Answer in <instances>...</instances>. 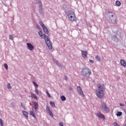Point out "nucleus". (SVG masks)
<instances>
[{"label":"nucleus","mask_w":126,"mask_h":126,"mask_svg":"<svg viewBox=\"0 0 126 126\" xmlns=\"http://www.w3.org/2000/svg\"><path fill=\"white\" fill-rule=\"evenodd\" d=\"M61 98L62 101H65L66 100V98L64 95L61 96Z\"/></svg>","instance_id":"4be33fe9"},{"label":"nucleus","mask_w":126,"mask_h":126,"mask_svg":"<svg viewBox=\"0 0 126 126\" xmlns=\"http://www.w3.org/2000/svg\"><path fill=\"white\" fill-rule=\"evenodd\" d=\"M7 87L8 89H11V87H10V83H8L7 85Z\"/></svg>","instance_id":"cd10ccee"},{"label":"nucleus","mask_w":126,"mask_h":126,"mask_svg":"<svg viewBox=\"0 0 126 126\" xmlns=\"http://www.w3.org/2000/svg\"><path fill=\"white\" fill-rule=\"evenodd\" d=\"M115 3L117 6H120L121 5V2L119 1H116Z\"/></svg>","instance_id":"5701e85b"},{"label":"nucleus","mask_w":126,"mask_h":126,"mask_svg":"<svg viewBox=\"0 0 126 126\" xmlns=\"http://www.w3.org/2000/svg\"><path fill=\"white\" fill-rule=\"evenodd\" d=\"M30 114L32 116L33 118H36V114L34 113V111H33V109H32V110L30 111Z\"/></svg>","instance_id":"4468645a"},{"label":"nucleus","mask_w":126,"mask_h":126,"mask_svg":"<svg viewBox=\"0 0 126 126\" xmlns=\"http://www.w3.org/2000/svg\"><path fill=\"white\" fill-rule=\"evenodd\" d=\"M23 114L26 118H28V112H26V111H23Z\"/></svg>","instance_id":"f3484780"},{"label":"nucleus","mask_w":126,"mask_h":126,"mask_svg":"<svg viewBox=\"0 0 126 126\" xmlns=\"http://www.w3.org/2000/svg\"><path fill=\"white\" fill-rule=\"evenodd\" d=\"M120 106H121L122 107H123V106H124V105L122 103H120Z\"/></svg>","instance_id":"ea45409f"},{"label":"nucleus","mask_w":126,"mask_h":126,"mask_svg":"<svg viewBox=\"0 0 126 126\" xmlns=\"http://www.w3.org/2000/svg\"><path fill=\"white\" fill-rule=\"evenodd\" d=\"M81 52H82V56L83 58H86L87 57V54H88L87 51H82Z\"/></svg>","instance_id":"f8f14e48"},{"label":"nucleus","mask_w":126,"mask_h":126,"mask_svg":"<svg viewBox=\"0 0 126 126\" xmlns=\"http://www.w3.org/2000/svg\"><path fill=\"white\" fill-rule=\"evenodd\" d=\"M0 125L1 126H3V122H2V120L0 119Z\"/></svg>","instance_id":"c756f323"},{"label":"nucleus","mask_w":126,"mask_h":126,"mask_svg":"<svg viewBox=\"0 0 126 126\" xmlns=\"http://www.w3.org/2000/svg\"><path fill=\"white\" fill-rule=\"evenodd\" d=\"M95 115H96V116H97V117L99 118V119H101L103 121H105V116H104V115L102 114V113H101V112L96 113L95 114Z\"/></svg>","instance_id":"423d86ee"},{"label":"nucleus","mask_w":126,"mask_h":126,"mask_svg":"<svg viewBox=\"0 0 126 126\" xmlns=\"http://www.w3.org/2000/svg\"><path fill=\"white\" fill-rule=\"evenodd\" d=\"M32 83L35 87V89H37L38 88V84L36 83L35 82L33 81Z\"/></svg>","instance_id":"b1692460"},{"label":"nucleus","mask_w":126,"mask_h":126,"mask_svg":"<svg viewBox=\"0 0 126 126\" xmlns=\"http://www.w3.org/2000/svg\"><path fill=\"white\" fill-rule=\"evenodd\" d=\"M108 14H111V13H113L111 11H109L108 12Z\"/></svg>","instance_id":"4c0bfd02"},{"label":"nucleus","mask_w":126,"mask_h":126,"mask_svg":"<svg viewBox=\"0 0 126 126\" xmlns=\"http://www.w3.org/2000/svg\"><path fill=\"white\" fill-rule=\"evenodd\" d=\"M50 105L51 107H56V105L55 104V102L50 101Z\"/></svg>","instance_id":"393cba45"},{"label":"nucleus","mask_w":126,"mask_h":126,"mask_svg":"<svg viewBox=\"0 0 126 126\" xmlns=\"http://www.w3.org/2000/svg\"><path fill=\"white\" fill-rule=\"evenodd\" d=\"M64 79H65V80H67V77L64 76Z\"/></svg>","instance_id":"58836bf2"},{"label":"nucleus","mask_w":126,"mask_h":126,"mask_svg":"<svg viewBox=\"0 0 126 126\" xmlns=\"http://www.w3.org/2000/svg\"><path fill=\"white\" fill-rule=\"evenodd\" d=\"M66 14H67L68 17H69L70 16H73L75 15V14L72 11H68L66 12Z\"/></svg>","instance_id":"9d476101"},{"label":"nucleus","mask_w":126,"mask_h":126,"mask_svg":"<svg viewBox=\"0 0 126 126\" xmlns=\"http://www.w3.org/2000/svg\"><path fill=\"white\" fill-rule=\"evenodd\" d=\"M47 95H48V97L49 98H51V94H50V93H49V92L48 91H46Z\"/></svg>","instance_id":"c85d7f7f"},{"label":"nucleus","mask_w":126,"mask_h":126,"mask_svg":"<svg viewBox=\"0 0 126 126\" xmlns=\"http://www.w3.org/2000/svg\"><path fill=\"white\" fill-rule=\"evenodd\" d=\"M81 74L84 77H90V75L92 74L91 70L88 68H84L82 70Z\"/></svg>","instance_id":"f03ea898"},{"label":"nucleus","mask_w":126,"mask_h":126,"mask_svg":"<svg viewBox=\"0 0 126 126\" xmlns=\"http://www.w3.org/2000/svg\"><path fill=\"white\" fill-rule=\"evenodd\" d=\"M59 126H63V123L60 122V123H59Z\"/></svg>","instance_id":"f704fd0d"},{"label":"nucleus","mask_w":126,"mask_h":126,"mask_svg":"<svg viewBox=\"0 0 126 126\" xmlns=\"http://www.w3.org/2000/svg\"><path fill=\"white\" fill-rule=\"evenodd\" d=\"M120 63H121V65H123V66H124V67H126V61H125L124 60H121L120 61Z\"/></svg>","instance_id":"ddd939ff"},{"label":"nucleus","mask_w":126,"mask_h":126,"mask_svg":"<svg viewBox=\"0 0 126 126\" xmlns=\"http://www.w3.org/2000/svg\"><path fill=\"white\" fill-rule=\"evenodd\" d=\"M68 19L73 22V21L76 20V16L75 15L74 16H70V17H68Z\"/></svg>","instance_id":"9b49d317"},{"label":"nucleus","mask_w":126,"mask_h":126,"mask_svg":"<svg viewBox=\"0 0 126 126\" xmlns=\"http://www.w3.org/2000/svg\"><path fill=\"white\" fill-rule=\"evenodd\" d=\"M118 21V17L116 15H111L109 19V23L112 24H116Z\"/></svg>","instance_id":"20e7f679"},{"label":"nucleus","mask_w":126,"mask_h":126,"mask_svg":"<svg viewBox=\"0 0 126 126\" xmlns=\"http://www.w3.org/2000/svg\"><path fill=\"white\" fill-rule=\"evenodd\" d=\"M27 49L29 51H33L34 50V46L30 43H27Z\"/></svg>","instance_id":"0eeeda50"},{"label":"nucleus","mask_w":126,"mask_h":126,"mask_svg":"<svg viewBox=\"0 0 126 126\" xmlns=\"http://www.w3.org/2000/svg\"><path fill=\"white\" fill-rule=\"evenodd\" d=\"M122 114H123V112L118 111L117 113V117H121V116H122Z\"/></svg>","instance_id":"aec40b11"},{"label":"nucleus","mask_w":126,"mask_h":126,"mask_svg":"<svg viewBox=\"0 0 126 126\" xmlns=\"http://www.w3.org/2000/svg\"><path fill=\"white\" fill-rule=\"evenodd\" d=\"M89 62L90 63H94V61H93V60H90Z\"/></svg>","instance_id":"c9c22d12"},{"label":"nucleus","mask_w":126,"mask_h":126,"mask_svg":"<svg viewBox=\"0 0 126 126\" xmlns=\"http://www.w3.org/2000/svg\"><path fill=\"white\" fill-rule=\"evenodd\" d=\"M33 105L34 108L35 109V110H37V109H38V103L34 101L33 103Z\"/></svg>","instance_id":"2eb2a0df"},{"label":"nucleus","mask_w":126,"mask_h":126,"mask_svg":"<svg viewBox=\"0 0 126 126\" xmlns=\"http://www.w3.org/2000/svg\"><path fill=\"white\" fill-rule=\"evenodd\" d=\"M101 107L106 112V113H109V110L108 108V106H107V105L105 104V103H103L101 104Z\"/></svg>","instance_id":"39448f33"},{"label":"nucleus","mask_w":126,"mask_h":126,"mask_svg":"<svg viewBox=\"0 0 126 126\" xmlns=\"http://www.w3.org/2000/svg\"><path fill=\"white\" fill-rule=\"evenodd\" d=\"M98 90L96 92V95L99 99L104 98L105 95H104V91H105V87L104 84H98L97 85Z\"/></svg>","instance_id":"f257e3e1"},{"label":"nucleus","mask_w":126,"mask_h":126,"mask_svg":"<svg viewBox=\"0 0 126 126\" xmlns=\"http://www.w3.org/2000/svg\"><path fill=\"white\" fill-rule=\"evenodd\" d=\"M77 89L78 93H79L81 96H83V97H84V94H83V91H82L81 88L78 86L77 87Z\"/></svg>","instance_id":"6e6552de"},{"label":"nucleus","mask_w":126,"mask_h":126,"mask_svg":"<svg viewBox=\"0 0 126 126\" xmlns=\"http://www.w3.org/2000/svg\"><path fill=\"white\" fill-rule=\"evenodd\" d=\"M40 2V3H41V2Z\"/></svg>","instance_id":"a19ab883"},{"label":"nucleus","mask_w":126,"mask_h":126,"mask_svg":"<svg viewBox=\"0 0 126 126\" xmlns=\"http://www.w3.org/2000/svg\"><path fill=\"white\" fill-rule=\"evenodd\" d=\"M35 94H36V95H38V94H39V93L38 92V89H35Z\"/></svg>","instance_id":"2f4dec72"},{"label":"nucleus","mask_w":126,"mask_h":126,"mask_svg":"<svg viewBox=\"0 0 126 126\" xmlns=\"http://www.w3.org/2000/svg\"><path fill=\"white\" fill-rule=\"evenodd\" d=\"M21 107H22V108H25V106H24V105H23V104H22V103H21Z\"/></svg>","instance_id":"e433bc0d"},{"label":"nucleus","mask_w":126,"mask_h":126,"mask_svg":"<svg viewBox=\"0 0 126 126\" xmlns=\"http://www.w3.org/2000/svg\"><path fill=\"white\" fill-rule=\"evenodd\" d=\"M4 66L5 68L6 69V70H7V69H8V65H7V64L4 63Z\"/></svg>","instance_id":"bb28decb"},{"label":"nucleus","mask_w":126,"mask_h":126,"mask_svg":"<svg viewBox=\"0 0 126 126\" xmlns=\"http://www.w3.org/2000/svg\"><path fill=\"white\" fill-rule=\"evenodd\" d=\"M43 36L44 37L45 42L48 49H49V50H52V49H53V46H52V43H51V41L50 40V39H49V37L46 34H44Z\"/></svg>","instance_id":"7ed1b4c3"},{"label":"nucleus","mask_w":126,"mask_h":126,"mask_svg":"<svg viewBox=\"0 0 126 126\" xmlns=\"http://www.w3.org/2000/svg\"><path fill=\"white\" fill-rule=\"evenodd\" d=\"M95 59H96V61H98V62H100L101 61V58L98 55H97L95 57Z\"/></svg>","instance_id":"412c9836"},{"label":"nucleus","mask_w":126,"mask_h":126,"mask_svg":"<svg viewBox=\"0 0 126 126\" xmlns=\"http://www.w3.org/2000/svg\"><path fill=\"white\" fill-rule=\"evenodd\" d=\"M38 35L40 36L41 39H43V38H44V36H43V32H42V31L39 32Z\"/></svg>","instance_id":"a211bd4d"},{"label":"nucleus","mask_w":126,"mask_h":126,"mask_svg":"<svg viewBox=\"0 0 126 126\" xmlns=\"http://www.w3.org/2000/svg\"><path fill=\"white\" fill-rule=\"evenodd\" d=\"M42 28H43L44 32V33H45V34H48V33H49L48 29H47L45 26L43 27Z\"/></svg>","instance_id":"dca6fc26"},{"label":"nucleus","mask_w":126,"mask_h":126,"mask_svg":"<svg viewBox=\"0 0 126 126\" xmlns=\"http://www.w3.org/2000/svg\"><path fill=\"white\" fill-rule=\"evenodd\" d=\"M53 61L54 63H58V61H57L56 60H55V59H53Z\"/></svg>","instance_id":"72a5a7b5"},{"label":"nucleus","mask_w":126,"mask_h":126,"mask_svg":"<svg viewBox=\"0 0 126 126\" xmlns=\"http://www.w3.org/2000/svg\"><path fill=\"white\" fill-rule=\"evenodd\" d=\"M39 24H40V25H41V26H42V28L45 27V25H44L43 22H42V21H39Z\"/></svg>","instance_id":"a878e982"},{"label":"nucleus","mask_w":126,"mask_h":126,"mask_svg":"<svg viewBox=\"0 0 126 126\" xmlns=\"http://www.w3.org/2000/svg\"><path fill=\"white\" fill-rule=\"evenodd\" d=\"M114 126H119V124H118V123H117L116 122L114 123Z\"/></svg>","instance_id":"473e14b6"},{"label":"nucleus","mask_w":126,"mask_h":126,"mask_svg":"<svg viewBox=\"0 0 126 126\" xmlns=\"http://www.w3.org/2000/svg\"><path fill=\"white\" fill-rule=\"evenodd\" d=\"M31 97L32 98H34V99H36L37 100V96L36 95V94H32Z\"/></svg>","instance_id":"6ab92c4d"},{"label":"nucleus","mask_w":126,"mask_h":126,"mask_svg":"<svg viewBox=\"0 0 126 126\" xmlns=\"http://www.w3.org/2000/svg\"><path fill=\"white\" fill-rule=\"evenodd\" d=\"M46 112L50 117H52V118H54V115H53V113H52V111L50 110V108L49 107L47 106L46 109Z\"/></svg>","instance_id":"1a4fd4ad"},{"label":"nucleus","mask_w":126,"mask_h":126,"mask_svg":"<svg viewBox=\"0 0 126 126\" xmlns=\"http://www.w3.org/2000/svg\"><path fill=\"white\" fill-rule=\"evenodd\" d=\"M9 38L10 40H13V36H12V35H10L9 36Z\"/></svg>","instance_id":"7c9ffc66"}]
</instances>
